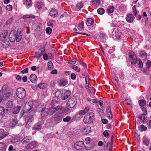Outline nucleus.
Wrapping results in <instances>:
<instances>
[{"label":"nucleus","mask_w":151,"mask_h":151,"mask_svg":"<svg viewBox=\"0 0 151 151\" xmlns=\"http://www.w3.org/2000/svg\"><path fill=\"white\" fill-rule=\"evenodd\" d=\"M94 117V114L92 112H89L84 116L83 121L86 124L91 123Z\"/></svg>","instance_id":"obj_1"},{"label":"nucleus","mask_w":151,"mask_h":151,"mask_svg":"<svg viewBox=\"0 0 151 151\" xmlns=\"http://www.w3.org/2000/svg\"><path fill=\"white\" fill-rule=\"evenodd\" d=\"M42 113L41 115L43 114L45 116H47V115L49 114L51 115L53 114L55 112V108L52 107L50 109H48L45 107H44L42 109V110H39Z\"/></svg>","instance_id":"obj_2"},{"label":"nucleus","mask_w":151,"mask_h":151,"mask_svg":"<svg viewBox=\"0 0 151 151\" xmlns=\"http://www.w3.org/2000/svg\"><path fill=\"white\" fill-rule=\"evenodd\" d=\"M16 93L17 97L20 99L24 98L26 95L25 90L21 87L17 89Z\"/></svg>","instance_id":"obj_3"},{"label":"nucleus","mask_w":151,"mask_h":151,"mask_svg":"<svg viewBox=\"0 0 151 151\" xmlns=\"http://www.w3.org/2000/svg\"><path fill=\"white\" fill-rule=\"evenodd\" d=\"M64 116L63 113H57L53 116V120L57 123L61 122L62 120V117Z\"/></svg>","instance_id":"obj_4"},{"label":"nucleus","mask_w":151,"mask_h":151,"mask_svg":"<svg viewBox=\"0 0 151 151\" xmlns=\"http://www.w3.org/2000/svg\"><path fill=\"white\" fill-rule=\"evenodd\" d=\"M75 149L77 150H81L84 149L85 145L82 141L76 142L74 144Z\"/></svg>","instance_id":"obj_5"},{"label":"nucleus","mask_w":151,"mask_h":151,"mask_svg":"<svg viewBox=\"0 0 151 151\" xmlns=\"http://www.w3.org/2000/svg\"><path fill=\"white\" fill-rule=\"evenodd\" d=\"M77 103V100L74 97H72L69 99L68 105L70 108H72L76 105Z\"/></svg>","instance_id":"obj_6"},{"label":"nucleus","mask_w":151,"mask_h":151,"mask_svg":"<svg viewBox=\"0 0 151 151\" xmlns=\"http://www.w3.org/2000/svg\"><path fill=\"white\" fill-rule=\"evenodd\" d=\"M17 34V31L12 30L10 32L9 35V39L11 42L16 40V35Z\"/></svg>","instance_id":"obj_7"},{"label":"nucleus","mask_w":151,"mask_h":151,"mask_svg":"<svg viewBox=\"0 0 151 151\" xmlns=\"http://www.w3.org/2000/svg\"><path fill=\"white\" fill-rule=\"evenodd\" d=\"M22 33L20 30H18L17 31V34L16 35V41L17 42L20 41L22 37Z\"/></svg>","instance_id":"obj_8"},{"label":"nucleus","mask_w":151,"mask_h":151,"mask_svg":"<svg viewBox=\"0 0 151 151\" xmlns=\"http://www.w3.org/2000/svg\"><path fill=\"white\" fill-rule=\"evenodd\" d=\"M33 106V101L31 100H29L27 104L25 105V109L26 111H28L30 110L32 108Z\"/></svg>","instance_id":"obj_9"},{"label":"nucleus","mask_w":151,"mask_h":151,"mask_svg":"<svg viewBox=\"0 0 151 151\" xmlns=\"http://www.w3.org/2000/svg\"><path fill=\"white\" fill-rule=\"evenodd\" d=\"M63 93V91L62 90H58L55 92V96L58 99L60 98L61 99H62Z\"/></svg>","instance_id":"obj_10"},{"label":"nucleus","mask_w":151,"mask_h":151,"mask_svg":"<svg viewBox=\"0 0 151 151\" xmlns=\"http://www.w3.org/2000/svg\"><path fill=\"white\" fill-rule=\"evenodd\" d=\"M45 51V49H42L41 50H40L38 52H35V57L37 58H40L42 55Z\"/></svg>","instance_id":"obj_11"},{"label":"nucleus","mask_w":151,"mask_h":151,"mask_svg":"<svg viewBox=\"0 0 151 151\" xmlns=\"http://www.w3.org/2000/svg\"><path fill=\"white\" fill-rule=\"evenodd\" d=\"M9 133L7 132H5L3 129H0V140L2 139L7 135H8Z\"/></svg>","instance_id":"obj_12"},{"label":"nucleus","mask_w":151,"mask_h":151,"mask_svg":"<svg viewBox=\"0 0 151 151\" xmlns=\"http://www.w3.org/2000/svg\"><path fill=\"white\" fill-rule=\"evenodd\" d=\"M50 15L53 18L56 17L58 15V12L55 9L52 8L50 12Z\"/></svg>","instance_id":"obj_13"},{"label":"nucleus","mask_w":151,"mask_h":151,"mask_svg":"<svg viewBox=\"0 0 151 151\" xmlns=\"http://www.w3.org/2000/svg\"><path fill=\"white\" fill-rule=\"evenodd\" d=\"M107 117L109 119H111L112 118V115L111 111V108L109 106H107L106 108Z\"/></svg>","instance_id":"obj_14"},{"label":"nucleus","mask_w":151,"mask_h":151,"mask_svg":"<svg viewBox=\"0 0 151 151\" xmlns=\"http://www.w3.org/2000/svg\"><path fill=\"white\" fill-rule=\"evenodd\" d=\"M34 121V118L32 117L30 118L27 122L25 127L26 128H29L32 125V122Z\"/></svg>","instance_id":"obj_15"},{"label":"nucleus","mask_w":151,"mask_h":151,"mask_svg":"<svg viewBox=\"0 0 151 151\" xmlns=\"http://www.w3.org/2000/svg\"><path fill=\"white\" fill-rule=\"evenodd\" d=\"M8 32L6 31L3 32L0 35V40L2 41H4L5 39L7 37Z\"/></svg>","instance_id":"obj_16"},{"label":"nucleus","mask_w":151,"mask_h":151,"mask_svg":"<svg viewBox=\"0 0 151 151\" xmlns=\"http://www.w3.org/2000/svg\"><path fill=\"white\" fill-rule=\"evenodd\" d=\"M11 95L10 92H8L2 96H0V103L1 102L2 100H5L7 99Z\"/></svg>","instance_id":"obj_17"},{"label":"nucleus","mask_w":151,"mask_h":151,"mask_svg":"<svg viewBox=\"0 0 151 151\" xmlns=\"http://www.w3.org/2000/svg\"><path fill=\"white\" fill-rule=\"evenodd\" d=\"M134 18L132 14H128L127 16L126 20L128 22H132L133 21Z\"/></svg>","instance_id":"obj_18"},{"label":"nucleus","mask_w":151,"mask_h":151,"mask_svg":"<svg viewBox=\"0 0 151 151\" xmlns=\"http://www.w3.org/2000/svg\"><path fill=\"white\" fill-rule=\"evenodd\" d=\"M32 137L31 136H27L24 137L22 139V143H27L32 139Z\"/></svg>","instance_id":"obj_19"},{"label":"nucleus","mask_w":151,"mask_h":151,"mask_svg":"<svg viewBox=\"0 0 151 151\" xmlns=\"http://www.w3.org/2000/svg\"><path fill=\"white\" fill-rule=\"evenodd\" d=\"M71 94V92L69 91H66L64 93H63L62 96V100H65L66 99L70 96Z\"/></svg>","instance_id":"obj_20"},{"label":"nucleus","mask_w":151,"mask_h":151,"mask_svg":"<svg viewBox=\"0 0 151 151\" xmlns=\"http://www.w3.org/2000/svg\"><path fill=\"white\" fill-rule=\"evenodd\" d=\"M30 80L32 83H35L37 80L36 76L35 74H31L30 77Z\"/></svg>","instance_id":"obj_21"},{"label":"nucleus","mask_w":151,"mask_h":151,"mask_svg":"<svg viewBox=\"0 0 151 151\" xmlns=\"http://www.w3.org/2000/svg\"><path fill=\"white\" fill-rule=\"evenodd\" d=\"M54 108H55V111H58V113H63L64 108H62L61 106H57L54 107Z\"/></svg>","instance_id":"obj_22"},{"label":"nucleus","mask_w":151,"mask_h":151,"mask_svg":"<svg viewBox=\"0 0 151 151\" xmlns=\"http://www.w3.org/2000/svg\"><path fill=\"white\" fill-rule=\"evenodd\" d=\"M91 127L90 126H87L83 130V134H86L89 133L91 131Z\"/></svg>","instance_id":"obj_23"},{"label":"nucleus","mask_w":151,"mask_h":151,"mask_svg":"<svg viewBox=\"0 0 151 151\" xmlns=\"http://www.w3.org/2000/svg\"><path fill=\"white\" fill-rule=\"evenodd\" d=\"M36 145V144L35 141H32L29 144L27 145V148L28 149H31L34 148Z\"/></svg>","instance_id":"obj_24"},{"label":"nucleus","mask_w":151,"mask_h":151,"mask_svg":"<svg viewBox=\"0 0 151 151\" xmlns=\"http://www.w3.org/2000/svg\"><path fill=\"white\" fill-rule=\"evenodd\" d=\"M42 128L40 122H38L35 124L33 128L34 130H38Z\"/></svg>","instance_id":"obj_25"},{"label":"nucleus","mask_w":151,"mask_h":151,"mask_svg":"<svg viewBox=\"0 0 151 151\" xmlns=\"http://www.w3.org/2000/svg\"><path fill=\"white\" fill-rule=\"evenodd\" d=\"M67 84V81L66 80L62 79L59 82V85L61 86H64Z\"/></svg>","instance_id":"obj_26"},{"label":"nucleus","mask_w":151,"mask_h":151,"mask_svg":"<svg viewBox=\"0 0 151 151\" xmlns=\"http://www.w3.org/2000/svg\"><path fill=\"white\" fill-rule=\"evenodd\" d=\"M94 20L93 19L91 18H88L86 22V23L88 26H91L93 24Z\"/></svg>","instance_id":"obj_27"},{"label":"nucleus","mask_w":151,"mask_h":151,"mask_svg":"<svg viewBox=\"0 0 151 151\" xmlns=\"http://www.w3.org/2000/svg\"><path fill=\"white\" fill-rule=\"evenodd\" d=\"M150 139L144 136L143 139V142L146 146L149 145L150 143Z\"/></svg>","instance_id":"obj_28"},{"label":"nucleus","mask_w":151,"mask_h":151,"mask_svg":"<svg viewBox=\"0 0 151 151\" xmlns=\"http://www.w3.org/2000/svg\"><path fill=\"white\" fill-rule=\"evenodd\" d=\"M32 0H24L23 4L27 6L30 7L32 6Z\"/></svg>","instance_id":"obj_29"},{"label":"nucleus","mask_w":151,"mask_h":151,"mask_svg":"<svg viewBox=\"0 0 151 151\" xmlns=\"http://www.w3.org/2000/svg\"><path fill=\"white\" fill-rule=\"evenodd\" d=\"M6 146L5 144L3 143H0V151H5Z\"/></svg>","instance_id":"obj_30"},{"label":"nucleus","mask_w":151,"mask_h":151,"mask_svg":"<svg viewBox=\"0 0 151 151\" xmlns=\"http://www.w3.org/2000/svg\"><path fill=\"white\" fill-rule=\"evenodd\" d=\"M13 106V103L12 101H8L6 104V108L9 109L12 108Z\"/></svg>","instance_id":"obj_31"},{"label":"nucleus","mask_w":151,"mask_h":151,"mask_svg":"<svg viewBox=\"0 0 151 151\" xmlns=\"http://www.w3.org/2000/svg\"><path fill=\"white\" fill-rule=\"evenodd\" d=\"M114 10V7L113 6H109L108 7L107 11L108 13L110 14L113 12Z\"/></svg>","instance_id":"obj_32"},{"label":"nucleus","mask_w":151,"mask_h":151,"mask_svg":"<svg viewBox=\"0 0 151 151\" xmlns=\"http://www.w3.org/2000/svg\"><path fill=\"white\" fill-rule=\"evenodd\" d=\"M139 56L142 58H146L147 55L146 53L144 51H141L139 53Z\"/></svg>","instance_id":"obj_33"},{"label":"nucleus","mask_w":151,"mask_h":151,"mask_svg":"<svg viewBox=\"0 0 151 151\" xmlns=\"http://www.w3.org/2000/svg\"><path fill=\"white\" fill-rule=\"evenodd\" d=\"M138 129L139 130L142 132L146 130L147 128L146 127L142 124L140 125L138 127Z\"/></svg>","instance_id":"obj_34"},{"label":"nucleus","mask_w":151,"mask_h":151,"mask_svg":"<svg viewBox=\"0 0 151 151\" xmlns=\"http://www.w3.org/2000/svg\"><path fill=\"white\" fill-rule=\"evenodd\" d=\"M47 85L45 83H41L38 85L39 87L41 89H43L46 88Z\"/></svg>","instance_id":"obj_35"},{"label":"nucleus","mask_w":151,"mask_h":151,"mask_svg":"<svg viewBox=\"0 0 151 151\" xmlns=\"http://www.w3.org/2000/svg\"><path fill=\"white\" fill-rule=\"evenodd\" d=\"M58 104V102L56 100H54L52 101L51 103V105L52 107H54L57 106V105Z\"/></svg>","instance_id":"obj_36"},{"label":"nucleus","mask_w":151,"mask_h":151,"mask_svg":"<svg viewBox=\"0 0 151 151\" xmlns=\"http://www.w3.org/2000/svg\"><path fill=\"white\" fill-rule=\"evenodd\" d=\"M21 107L20 106H17V107L15 108L13 112V114H16L18 113Z\"/></svg>","instance_id":"obj_37"},{"label":"nucleus","mask_w":151,"mask_h":151,"mask_svg":"<svg viewBox=\"0 0 151 151\" xmlns=\"http://www.w3.org/2000/svg\"><path fill=\"white\" fill-rule=\"evenodd\" d=\"M48 68L49 70H51L53 69V65L51 62H49L47 63Z\"/></svg>","instance_id":"obj_38"},{"label":"nucleus","mask_w":151,"mask_h":151,"mask_svg":"<svg viewBox=\"0 0 151 151\" xmlns=\"http://www.w3.org/2000/svg\"><path fill=\"white\" fill-rule=\"evenodd\" d=\"M35 16L32 14L24 15L23 17V19L26 18H34Z\"/></svg>","instance_id":"obj_39"},{"label":"nucleus","mask_w":151,"mask_h":151,"mask_svg":"<svg viewBox=\"0 0 151 151\" xmlns=\"http://www.w3.org/2000/svg\"><path fill=\"white\" fill-rule=\"evenodd\" d=\"M83 6V3L82 2H80L77 4L76 7L78 9H80Z\"/></svg>","instance_id":"obj_40"},{"label":"nucleus","mask_w":151,"mask_h":151,"mask_svg":"<svg viewBox=\"0 0 151 151\" xmlns=\"http://www.w3.org/2000/svg\"><path fill=\"white\" fill-rule=\"evenodd\" d=\"M97 12L100 14H103L104 13V10L102 8H100L97 10Z\"/></svg>","instance_id":"obj_41"},{"label":"nucleus","mask_w":151,"mask_h":151,"mask_svg":"<svg viewBox=\"0 0 151 151\" xmlns=\"http://www.w3.org/2000/svg\"><path fill=\"white\" fill-rule=\"evenodd\" d=\"M139 105L142 106H143L146 104V101L144 100H141L139 101Z\"/></svg>","instance_id":"obj_42"},{"label":"nucleus","mask_w":151,"mask_h":151,"mask_svg":"<svg viewBox=\"0 0 151 151\" xmlns=\"http://www.w3.org/2000/svg\"><path fill=\"white\" fill-rule=\"evenodd\" d=\"M131 59L132 60V61L131 62V63L132 64H135L137 63V57L136 55L133 57Z\"/></svg>","instance_id":"obj_43"},{"label":"nucleus","mask_w":151,"mask_h":151,"mask_svg":"<svg viewBox=\"0 0 151 151\" xmlns=\"http://www.w3.org/2000/svg\"><path fill=\"white\" fill-rule=\"evenodd\" d=\"M72 68L76 71L79 72L80 71V68L77 66L76 65H73L72 66Z\"/></svg>","instance_id":"obj_44"},{"label":"nucleus","mask_w":151,"mask_h":151,"mask_svg":"<svg viewBox=\"0 0 151 151\" xmlns=\"http://www.w3.org/2000/svg\"><path fill=\"white\" fill-rule=\"evenodd\" d=\"M97 111L101 117H102L104 115L103 111V110L100 108H99L98 109Z\"/></svg>","instance_id":"obj_45"},{"label":"nucleus","mask_w":151,"mask_h":151,"mask_svg":"<svg viewBox=\"0 0 151 151\" xmlns=\"http://www.w3.org/2000/svg\"><path fill=\"white\" fill-rule=\"evenodd\" d=\"M92 3L93 4L99 5L100 4V0H93L92 1Z\"/></svg>","instance_id":"obj_46"},{"label":"nucleus","mask_w":151,"mask_h":151,"mask_svg":"<svg viewBox=\"0 0 151 151\" xmlns=\"http://www.w3.org/2000/svg\"><path fill=\"white\" fill-rule=\"evenodd\" d=\"M46 32L48 35L50 34L52 32V29L50 27H48L46 29Z\"/></svg>","instance_id":"obj_47"},{"label":"nucleus","mask_w":151,"mask_h":151,"mask_svg":"<svg viewBox=\"0 0 151 151\" xmlns=\"http://www.w3.org/2000/svg\"><path fill=\"white\" fill-rule=\"evenodd\" d=\"M71 119V118L69 116H67L63 119V120L65 122H69Z\"/></svg>","instance_id":"obj_48"},{"label":"nucleus","mask_w":151,"mask_h":151,"mask_svg":"<svg viewBox=\"0 0 151 151\" xmlns=\"http://www.w3.org/2000/svg\"><path fill=\"white\" fill-rule=\"evenodd\" d=\"M146 64L147 68L148 69H149L151 66V61L149 60H147L146 63Z\"/></svg>","instance_id":"obj_49"},{"label":"nucleus","mask_w":151,"mask_h":151,"mask_svg":"<svg viewBox=\"0 0 151 151\" xmlns=\"http://www.w3.org/2000/svg\"><path fill=\"white\" fill-rule=\"evenodd\" d=\"M133 12L134 14V16L136 15L137 11L136 10V8L135 5L132 8Z\"/></svg>","instance_id":"obj_50"},{"label":"nucleus","mask_w":151,"mask_h":151,"mask_svg":"<svg viewBox=\"0 0 151 151\" xmlns=\"http://www.w3.org/2000/svg\"><path fill=\"white\" fill-rule=\"evenodd\" d=\"M129 57L130 58H132L133 57H134V56H135V55L134 53V52H129Z\"/></svg>","instance_id":"obj_51"},{"label":"nucleus","mask_w":151,"mask_h":151,"mask_svg":"<svg viewBox=\"0 0 151 151\" xmlns=\"http://www.w3.org/2000/svg\"><path fill=\"white\" fill-rule=\"evenodd\" d=\"M43 6L42 3L41 2L40 3H38L37 4V8L39 9H42V6Z\"/></svg>","instance_id":"obj_52"},{"label":"nucleus","mask_w":151,"mask_h":151,"mask_svg":"<svg viewBox=\"0 0 151 151\" xmlns=\"http://www.w3.org/2000/svg\"><path fill=\"white\" fill-rule=\"evenodd\" d=\"M84 23V22L83 21H82L79 24V27L80 28L79 30H81V29H82L84 25L83 24Z\"/></svg>","instance_id":"obj_53"},{"label":"nucleus","mask_w":151,"mask_h":151,"mask_svg":"<svg viewBox=\"0 0 151 151\" xmlns=\"http://www.w3.org/2000/svg\"><path fill=\"white\" fill-rule=\"evenodd\" d=\"M139 118L143 122L145 119V115L144 114H143L139 116Z\"/></svg>","instance_id":"obj_54"},{"label":"nucleus","mask_w":151,"mask_h":151,"mask_svg":"<svg viewBox=\"0 0 151 151\" xmlns=\"http://www.w3.org/2000/svg\"><path fill=\"white\" fill-rule=\"evenodd\" d=\"M147 124L149 129L151 128V120H148L147 122Z\"/></svg>","instance_id":"obj_55"},{"label":"nucleus","mask_w":151,"mask_h":151,"mask_svg":"<svg viewBox=\"0 0 151 151\" xmlns=\"http://www.w3.org/2000/svg\"><path fill=\"white\" fill-rule=\"evenodd\" d=\"M139 61V68H142L143 66V64L142 61L140 59H138Z\"/></svg>","instance_id":"obj_56"},{"label":"nucleus","mask_w":151,"mask_h":151,"mask_svg":"<svg viewBox=\"0 0 151 151\" xmlns=\"http://www.w3.org/2000/svg\"><path fill=\"white\" fill-rule=\"evenodd\" d=\"M124 102L125 104H126L128 105H129L130 104L131 101L129 99H125L124 100Z\"/></svg>","instance_id":"obj_57"},{"label":"nucleus","mask_w":151,"mask_h":151,"mask_svg":"<svg viewBox=\"0 0 151 151\" xmlns=\"http://www.w3.org/2000/svg\"><path fill=\"white\" fill-rule=\"evenodd\" d=\"M7 89V86L6 85H4L2 87V89L1 90V92H3L6 90Z\"/></svg>","instance_id":"obj_58"},{"label":"nucleus","mask_w":151,"mask_h":151,"mask_svg":"<svg viewBox=\"0 0 151 151\" xmlns=\"http://www.w3.org/2000/svg\"><path fill=\"white\" fill-rule=\"evenodd\" d=\"M17 121L15 120H13L11 124V127H14L15 125L17 124Z\"/></svg>","instance_id":"obj_59"},{"label":"nucleus","mask_w":151,"mask_h":151,"mask_svg":"<svg viewBox=\"0 0 151 151\" xmlns=\"http://www.w3.org/2000/svg\"><path fill=\"white\" fill-rule=\"evenodd\" d=\"M76 63V61L74 59H73L72 60L69 61V62H68V63L69 64H73V65L75 64Z\"/></svg>","instance_id":"obj_60"},{"label":"nucleus","mask_w":151,"mask_h":151,"mask_svg":"<svg viewBox=\"0 0 151 151\" xmlns=\"http://www.w3.org/2000/svg\"><path fill=\"white\" fill-rule=\"evenodd\" d=\"M71 78L73 80L75 79L76 78V74L75 73H72L71 75Z\"/></svg>","instance_id":"obj_61"},{"label":"nucleus","mask_w":151,"mask_h":151,"mask_svg":"<svg viewBox=\"0 0 151 151\" xmlns=\"http://www.w3.org/2000/svg\"><path fill=\"white\" fill-rule=\"evenodd\" d=\"M28 68H25L23 70L21 71V73L22 74L26 73H28Z\"/></svg>","instance_id":"obj_62"},{"label":"nucleus","mask_w":151,"mask_h":151,"mask_svg":"<svg viewBox=\"0 0 151 151\" xmlns=\"http://www.w3.org/2000/svg\"><path fill=\"white\" fill-rule=\"evenodd\" d=\"M6 8L7 10L10 11L12 9V6L11 5H7L6 6Z\"/></svg>","instance_id":"obj_63"},{"label":"nucleus","mask_w":151,"mask_h":151,"mask_svg":"<svg viewBox=\"0 0 151 151\" xmlns=\"http://www.w3.org/2000/svg\"><path fill=\"white\" fill-rule=\"evenodd\" d=\"M4 109L2 107L0 106V115L4 114Z\"/></svg>","instance_id":"obj_64"}]
</instances>
